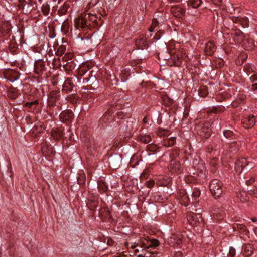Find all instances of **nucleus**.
<instances>
[{
  "label": "nucleus",
  "mask_w": 257,
  "mask_h": 257,
  "mask_svg": "<svg viewBox=\"0 0 257 257\" xmlns=\"http://www.w3.org/2000/svg\"><path fill=\"white\" fill-rule=\"evenodd\" d=\"M168 47L171 55L173 65L179 66L181 63V58L185 55V54H183L182 49H180V44L174 41H171L168 44Z\"/></svg>",
  "instance_id": "1"
},
{
  "label": "nucleus",
  "mask_w": 257,
  "mask_h": 257,
  "mask_svg": "<svg viewBox=\"0 0 257 257\" xmlns=\"http://www.w3.org/2000/svg\"><path fill=\"white\" fill-rule=\"evenodd\" d=\"M223 184L218 179L212 180L209 184V189L212 195L215 198H219L223 192Z\"/></svg>",
  "instance_id": "2"
},
{
  "label": "nucleus",
  "mask_w": 257,
  "mask_h": 257,
  "mask_svg": "<svg viewBox=\"0 0 257 257\" xmlns=\"http://www.w3.org/2000/svg\"><path fill=\"white\" fill-rule=\"evenodd\" d=\"M187 219L189 224L193 227L197 226L202 224V219L200 213L188 212L187 215Z\"/></svg>",
  "instance_id": "3"
},
{
  "label": "nucleus",
  "mask_w": 257,
  "mask_h": 257,
  "mask_svg": "<svg viewBox=\"0 0 257 257\" xmlns=\"http://www.w3.org/2000/svg\"><path fill=\"white\" fill-rule=\"evenodd\" d=\"M248 166L249 169H251L253 167L252 162L251 161L247 160L245 158H238L235 163V170L236 173L239 174H240L243 169L245 166Z\"/></svg>",
  "instance_id": "4"
},
{
  "label": "nucleus",
  "mask_w": 257,
  "mask_h": 257,
  "mask_svg": "<svg viewBox=\"0 0 257 257\" xmlns=\"http://www.w3.org/2000/svg\"><path fill=\"white\" fill-rule=\"evenodd\" d=\"M164 20L163 14L160 16H159L158 15H156L152 20V24L149 29L150 32L156 31H160V30H159L158 25L162 23Z\"/></svg>",
  "instance_id": "5"
},
{
  "label": "nucleus",
  "mask_w": 257,
  "mask_h": 257,
  "mask_svg": "<svg viewBox=\"0 0 257 257\" xmlns=\"http://www.w3.org/2000/svg\"><path fill=\"white\" fill-rule=\"evenodd\" d=\"M90 13H86L84 15V18L79 17L75 21V26L77 29H84L88 27V23L87 22V18H89Z\"/></svg>",
  "instance_id": "6"
},
{
  "label": "nucleus",
  "mask_w": 257,
  "mask_h": 257,
  "mask_svg": "<svg viewBox=\"0 0 257 257\" xmlns=\"http://www.w3.org/2000/svg\"><path fill=\"white\" fill-rule=\"evenodd\" d=\"M168 169L173 173L179 174L181 172V168L180 163L175 160H171L168 166Z\"/></svg>",
  "instance_id": "7"
},
{
  "label": "nucleus",
  "mask_w": 257,
  "mask_h": 257,
  "mask_svg": "<svg viewBox=\"0 0 257 257\" xmlns=\"http://www.w3.org/2000/svg\"><path fill=\"white\" fill-rule=\"evenodd\" d=\"M148 45L147 38L144 36H140L139 38L136 40V45L138 49L142 50L147 49L148 47Z\"/></svg>",
  "instance_id": "8"
},
{
  "label": "nucleus",
  "mask_w": 257,
  "mask_h": 257,
  "mask_svg": "<svg viewBox=\"0 0 257 257\" xmlns=\"http://www.w3.org/2000/svg\"><path fill=\"white\" fill-rule=\"evenodd\" d=\"M242 124L245 128L252 127L255 123V116L253 115L244 117L242 119Z\"/></svg>",
  "instance_id": "9"
},
{
  "label": "nucleus",
  "mask_w": 257,
  "mask_h": 257,
  "mask_svg": "<svg viewBox=\"0 0 257 257\" xmlns=\"http://www.w3.org/2000/svg\"><path fill=\"white\" fill-rule=\"evenodd\" d=\"M168 243L171 246L178 245L182 242V236L173 234L168 239Z\"/></svg>",
  "instance_id": "10"
},
{
  "label": "nucleus",
  "mask_w": 257,
  "mask_h": 257,
  "mask_svg": "<svg viewBox=\"0 0 257 257\" xmlns=\"http://www.w3.org/2000/svg\"><path fill=\"white\" fill-rule=\"evenodd\" d=\"M171 11L174 16L182 17L185 14V10L179 6H174L171 8Z\"/></svg>",
  "instance_id": "11"
},
{
  "label": "nucleus",
  "mask_w": 257,
  "mask_h": 257,
  "mask_svg": "<svg viewBox=\"0 0 257 257\" xmlns=\"http://www.w3.org/2000/svg\"><path fill=\"white\" fill-rule=\"evenodd\" d=\"M215 50L216 47L213 41H210L206 44L204 52L206 55H212L215 52Z\"/></svg>",
  "instance_id": "12"
},
{
  "label": "nucleus",
  "mask_w": 257,
  "mask_h": 257,
  "mask_svg": "<svg viewBox=\"0 0 257 257\" xmlns=\"http://www.w3.org/2000/svg\"><path fill=\"white\" fill-rule=\"evenodd\" d=\"M8 79L11 82H14L19 78L20 75L17 72L13 70H9L6 72Z\"/></svg>",
  "instance_id": "13"
},
{
  "label": "nucleus",
  "mask_w": 257,
  "mask_h": 257,
  "mask_svg": "<svg viewBox=\"0 0 257 257\" xmlns=\"http://www.w3.org/2000/svg\"><path fill=\"white\" fill-rule=\"evenodd\" d=\"M201 194V191L198 188L193 189L191 195V201L192 203L198 201L199 197Z\"/></svg>",
  "instance_id": "14"
},
{
  "label": "nucleus",
  "mask_w": 257,
  "mask_h": 257,
  "mask_svg": "<svg viewBox=\"0 0 257 257\" xmlns=\"http://www.w3.org/2000/svg\"><path fill=\"white\" fill-rule=\"evenodd\" d=\"M238 145H237L236 142H232L229 144L228 148L226 150V152H223V153L225 154V155H227L228 152L230 153H235L238 149Z\"/></svg>",
  "instance_id": "15"
},
{
  "label": "nucleus",
  "mask_w": 257,
  "mask_h": 257,
  "mask_svg": "<svg viewBox=\"0 0 257 257\" xmlns=\"http://www.w3.org/2000/svg\"><path fill=\"white\" fill-rule=\"evenodd\" d=\"M201 3V0H188L187 1V5L189 9L191 8L196 9L199 7Z\"/></svg>",
  "instance_id": "16"
},
{
  "label": "nucleus",
  "mask_w": 257,
  "mask_h": 257,
  "mask_svg": "<svg viewBox=\"0 0 257 257\" xmlns=\"http://www.w3.org/2000/svg\"><path fill=\"white\" fill-rule=\"evenodd\" d=\"M176 142V138L171 137L163 140L162 142L163 145L166 147H169L173 145Z\"/></svg>",
  "instance_id": "17"
},
{
  "label": "nucleus",
  "mask_w": 257,
  "mask_h": 257,
  "mask_svg": "<svg viewBox=\"0 0 257 257\" xmlns=\"http://www.w3.org/2000/svg\"><path fill=\"white\" fill-rule=\"evenodd\" d=\"M180 198L185 205H186L188 202L190 201V198L188 197L186 192L184 190L180 192Z\"/></svg>",
  "instance_id": "18"
},
{
  "label": "nucleus",
  "mask_w": 257,
  "mask_h": 257,
  "mask_svg": "<svg viewBox=\"0 0 257 257\" xmlns=\"http://www.w3.org/2000/svg\"><path fill=\"white\" fill-rule=\"evenodd\" d=\"M150 241V239L148 237L141 238L139 240V243L142 245V247H145L147 249H149V245Z\"/></svg>",
  "instance_id": "19"
},
{
  "label": "nucleus",
  "mask_w": 257,
  "mask_h": 257,
  "mask_svg": "<svg viewBox=\"0 0 257 257\" xmlns=\"http://www.w3.org/2000/svg\"><path fill=\"white\" fill-rule=\"evenodd\" d=\"M162 100L166 106H169L173 103V100L169 98L168 96L164 95L162 97Z\"/></svg>",
  "instance_id": "20"
},
{
  "label": "nucleus",
  "mask_w": 257,
  "mask_h": 257,
  "mask_svg": "<svg viewBox=\"0 0 257 257\" xmlns=\"http://www.w3.org/2000/svg\"><path fill=\"white\" fill-rule=\"evenodd\" d=\"M63 134L61 130H53L52 132V136L56 139H59L62 137Z\"/></svg>",
  "instance_id": "21"
},
{
  "label": "nucleus",
  "mask_w": 257,
  "mask_h": 257,
  "mask_svg": "<svg viewBox=\"0 0 257 257\" xmlns=\"http://www.w3.org/2000/svg\"><path fill=\"white\" fill-rule=\"evenodd\" d=\"M160 245V243L157 239H150V241L149 245V248H155L156 247L159 246Z\"/></svg>",
  "instance_id": "22"
},
{
  "label": "nucleus",
  "mask_w": 257,
  "mask_h": 257,
  "mask_svg": "<svg viewBox=\"0 0 257 257\" xmlns=\"http://www.w3.org/2000/svg\"><path fill=\"white\" fill-rule=\"evenodd\" d=\"M208 93V91L206 86H203L199 90V94L201 97L206 96Z\"/></svg>",
  "instance_id": "23"
},
{
  "label": "nucleus",
  "mask_w": 257,
  "mask_h": 257,
  "mask_svg": "<svg viewBox=\"0 0 257 257\" xmlns=\"http://www.w3.org/2000/svg\"><path fill=\"white\" fill-rule=\"evenodd\" d=\"M139 139L140 141L146 144L150 143L151 140V137L149 135L141 136Z\"/></svg>",
  "instance_id": "24"
},
{
  "label": "nucleus",
  "mask_w": 257,
  "mask_h": 257,
  "mask_svg": "<svg viewBox=\"0 0 257 257\" xmlns=\"http://www.w3.org/2000/svg\"><path fill=\"white\" fill-rule=\"evenodd\" d=\"M244 251L246 256H250L253 252L252 247L250 245L245 246L244 247Z\"/></svg>",
  "instance_id": "25"
},
{
  "label": "nucleus",
  "mask_w": 257,
  "mask_h": 257,
  "mask_svg": "<svg viewBox=\"0 0 257 257\" xmlns=\"http://www.w3.org/2000/svg\"><path fill=\"white\" fill-rule=\"evenodd\" d=\"M168 131L167 130H164V129H159L157 132H156V134L158 136H160V137H164L166 135H167V134H168Z\"/></svg>",
  "instance_id": "26"
},
{
  "label": "nucleus",
  "mask_w": 257,
  "mask_h": 257,
  "mask_svg": "<svg viewBox=\"0 0 257 257\" xmlns=\"http://www.w3.org/2000/svg\"><path fill=\"white\" fill-rule=\"evenodd\" d=\"M198 133L201 136H203L205 138H207L210 136V132L208 129L206 131H205L202 128L199 131Z\"/></svg>",
  "instance_id": "27"
},
{
  "label": "nucleus",
  "mask_w": 257,
  "mask_h": 257,
  "mask_svg": "<svg viewBox=\"0 0 257 257\" xmlns=\"http://www.w3.org/2000/svg\"><path fill=\"white\" fill-rule=\"evenodd\" d=\"M238 198H239L241 201L244 202L246 201L247 199L246 198V193L243 192H241L237 195Z\"/></svg>",
  "instance_id": "28"
},
{
  "label": "nucleus",
  "mask_w": 257,
  "mask_h": 257,
  "mask_svg": "<svg viewBox=\"0 0 257 257\" xmlns=\"http://www.w3.org/2000/svg\"><path fill=\"white\" fill-rule=\"evenodd\" d=\"M240 24L244 28L247 27L249 24L247 18L246 17H242Z\"/></svg>",
  "instance_id": "29"
},
{
  "label": "nucleus",
  "mask_w": 257,
  "mask_h": 257,
  "mask_svg": "<svg viewBox=\"0 0 257 257\" xmlns=\"http://www.w3.org/2000/svg\"><path fill=\"white\" fill-rule=\"evenodd\" d=\"M49 7L47 5H43L41 10L45 15H47L49 13Z\"/></svg>",
  "instance_id": "30"
},
{
  "label": "nucleus",
  "mask_w": 257,
  "mask_h": 257,
  "mask_svg": "<svg viewBox=\"0 0 257 257\" xmlns=\"http://www.w3.org/2000/svg\"><path fill=\"white\" fill-rule=\"evenodd\" d=\"M67 114V116H66L65 120H67L71 118V117L72 116V112H69V111L64 112L63 113H61L60 116L61 117H62L63 116H64L65 115V114Z\"/></svg>",
  "instance_id": "31"
},
{
  "label": "nucleus",
  "mask_w": 257,
  "mask_h": 257,
  "mask_svg": "<svg viewBox=\"0 0 257 257\" xmlns=\"http://www.w3.org/2000/svg\"><path fill=\"white\" fill-rule=\"evenodd\" d=\"M124 245L127 249L131 248V249H134L136 247V245L135 243H129L128 242H125L124 243Z\"/></svg>",
  "instance_id": "32"
},
{
  "label": "nucleus",
  "mask_w": 257,
  "mask_h": 257,
  "mask_svg": "<svg viewBox=\"0 0 257 257\" xmlns=\"http://www.w3.org/2000/svg\"><path fill=\"white\" fill-rule=\"evenodd\" d=\"M65 50H66V47L64 45H61L58 48L57 52L60 55H63L65 52Z\"/></svg>",
  "instance_id": "33"
},
{
  "label": "nucleus",
  "mask_w": 257,
  "mask_h": 257,
  "mask_svg": "<svg viewBox=\"0 0 257 257\" xmlns=\"http://www.w3.org/2000/svg\"><path fill=\"white\" fill-rule=\"evenodd\" d=\"M232 21L235 23H239L241 22V20H242V17L239 16H233L231 18Z\"/></svg>",
  "instance_id": "34"
},
{
  "label": "nucleus",
  "mask_w": 257,
  "mask_h": 257,
  "mask_svg": "<svg viewBox=\"0 0 257 257\" xmlns=\"http://www.w3.org/2000/svg\"><path fill=\"white\" fill-rule=\"evenodd\" d=\"M38 104V100H35L34 101H32L31 102H27L26 104V106L28 107H31L33 105H36Z\"/></svg>",
  "instance_id": "35"
},
{
  "label": "nucleus",
  "mask_w": 257,
  "mask_h": 257,
  "mask_svg": "<svg viewBox=\"0 0 257 257\" xmlns=\"http://www.w3.org/2000/svg\"><path fill=\"white\" fill-rule=\"evenodd\" d=\"M223 134L226 138H228L231 137L232 135L233 132L230 130H226L223 132Z\"/></svg>",
  "instance_id": "36"
},
{
  "label": "nucleus",
  "mask_w": 257,
  "mask_h": 257,
  "mask_svg": "<svg viewBox=\"0 0 257 257\" xmlns=\"http://www.w3.org/2000/svg\"><path fill=\"white\" fill-rule=\"evenodd\" d=\"M181 0H162V2L164 4L168 5L169 3L179 2Z\"/></svg>",
  "instance_id": "37"
},
{
  "label": "nucleus",
  "mask_w": 257,
  "mask_h": 257,
  "mask_svg": "<svg viewBox=\"0 0 257 257\" xmlns=\"http://www.w3.org/2000/svg\"><path fill=\"white\" fill-rule=\"evenodd\" d=\"M154 181L153 180H149L146 183V186L148 188H152L154 185Z\"/></svg>",
  "instance_id": "38"
},
{
  "label": "nucleus",
  "mask_w": 257,
  "mask_h": 257,
  "mask_svg": "<svg viewBox=\"0 0 257 257\" xmlns=\"http://www.w3.org/2000/svg\"><path fill=\"white\" fill-rule=\"evenodd\" d=\"M10 96L12 97L13 99H15L17 96V93L16 92L15 90H10Z\"/></svg>",
  "instance_id": "39"
},
{
  "label": "nucleus",
  "mask_w": 257,
  "mask_h": 257,
  "mask_svg": "<svg viewBox=\"0 0 257 257\" xmlns=\"http://www.w3.org/2000/svg\"><path fill=\"white\" fill-rule=\"evenodd\" d=\"M255 181V178L254 177H251L249 180L246 181V184L247 185H250Z\"/></svg>",
  "instance_id": "40"
},
{
  "label": "nucleus",
  "mask_w": 257,
  "mask_h": 257,
  "mask_svg": "<svg viewBox=\"0 0 257 257\" xmlns=\"http://www.w3.org/2000/svg\"><path fill=\"white\" fill-rule=\"evenodd\" d=\"M250 79L251 81H254L255 80H257V75L256 74H253L250 77Z\"/></svg>",
  "instance_id": "41"
},
{
  "label": "nucleus",
  "mask_w": 257,
  "mask_h": 257,
  "mask_svg": "<svg viewBox=\"0 0 257 257\" xmlns=\"http://www.w3.org/2000/svg\"><path fill=\"white\" fill-rule=\"evenodd\" d=\"M250 194L253 195L255 197L257 198V190L256 189L250 191Z\"/></svg>",
  "instance_id": "42"
},
{
  "label": "nucleus",
  "mask_w": 257,
  "mask_h": 257,
  "mask_svg": "<svg viewBox=\"0 0 257 257\" xmlns=\"http://www.w3.org/2000/svg\"><path fill=\"white\" fill-rule=\"evenodd\" d=\"M252 87L254 90H256L257 89V83L253 84L252 85Z\"/></svg>",
  "instance_id": "43"
},
{
  "label": "nucleus",
  "mask_w": 257,
  "mask_h": 257,
  "mask_svg": "<svg viewBox=\"0 0 257 257\" xmlns=\"http://www.w3.org/2000/svg\"><path fill=\"white\" fill-rule=\"evenodd\" d=\"M158 34H156L155 36L154 37V38H156V40H158L160 38V36H158Z\"/></svg>",
  "instance_id": "44"
},
{
  "label": "nucleus",
  "mask_w": 257,
  "mask_h": 257,
  "mask_svg": "<svg viewBox=\"0 0 257 257\" xmlns=\"http://www.w3.org/2000/svg\"><path fill=\"white\" fill-rule=\"evenodd\" d=\"M251 220H252V222H257V218H255V217H254V218H252L251 219Z\"/></svg>",
  "instance_id": "45"
},
{
  "label": "nucleus",
  "mask_w": 257,
  "mask_h": 257,
  "mask_svg": "<svg viewBox=\"0 0 257 257\" xmlns=\"http://www.w3.org/2000/svg\"><path fill=\"white\" fill-rule=\"evenodd\" d=\"M249 66H245V70H246V71L248 72H249V69H248V67H249Z\"/></svg>",
  "instance_id": "46"
},
{
  "label": "nucleus",
  "mask_w": 257,
  "mask_h": 257,
  "mask_svg": "<svg viewBox=\"0 0 257 257\" xmlns=\"http://www.w3.org/2000/svg\"><path fill=\"white\" fill-rule=\"evenodd\" d=\"M254 232L255 234L257 235V227H255V228H254Z\"/></svg>",
  "instance_id": "47"
},
{
  "label": "nucleus",
  "mask_w": 257,
  "mask_h": 257,
  "mask_svg": "<svg viewBox=\"0 0 257 257\" xmlns=\"http://www.w3.org/2000/svg\"><path fill=\"white\" fill-rule=\"evenodd\" d=\"M137 257H145V255H143L142 254H139Z\"/></svg>",
  "instance_id": "48"
},
{
  "label": "nucleus",
  "mask_w": 257,
  "mask_h": 257,
  "mask_svg": "<svg viewBox=\"0 0 257 257\" xmlns=\"http://www.w3.org/2000/svg\"><path fill=\"white\" fill-rule=\"evenodd\" d=\"M106 116H107V114H105L103 116V118H102L103 120H104V119H105V118L106 117Z\"/></svg>",
  "instance_id": "49"
},
{
  "label": "nucleus",
  "mask_w": 257,
  "mask_h": 257,
  "mask_svg": "<svg viewBox=\"0 0 257 257\" xmlns=\"http://www.w3.org/2000/svg\"><path fill=\"white\" fill-rule=\"evenodd\" d=\"M151 253L153 255V256L157 254V253L155 252H151Z\"/></svg>",
  "instance_id": "50"
},
{
  "label": "nucleus",
  "mask_w": 257,
  "mask_h": 257,
  "mask_svg": "<svg viewBox=\"0 0 257 257\" xmlns=\"http://www.w3.org/2000/svg\"><path fill=\"white\" fill-rule=\"evenodd\" d=\"M134 252H135V253L138 252H139V250H138V249H135Z\"/></svg>",
  "instance_id": "51"
},
{
  "label": "nucleus",
  "mask_w": 257,
  "mask_h": 257,
  "mask_svg": "<svg viewBox=\"0 0 257 257\" xmlns=\"http://www.w3.org/2000/svg\"><path fill=\"white\" fill-rule=\"evenodd\" d=\"M240 33H241V32L239 31L238 32L236 33V34L239 36L240 35Z\"/></svg>",
  "instance_id": "52"
},
{
  "label": "nucleus",
  "mask_w": 257,
  "mask_h": 257,
  "mask_svg": "<svg viewBox=\"0 0 257 257\" xmlns=\"http://www.w3.org/2000/svg\"><path fill=\"white\" fill-rule=\"evenodd\" d=\"M216 1V3L220 2L221 0H215Z\"/></svg>",
  "instance_id": "53"
},
{
  "label": "nucleus",
  "mask_w": 257,
  "mask_h": 257,
  "mask_svg": "<svg viewBox=\"0 0 257 257\" xmlns=\"http://www.w3.org/2000/svg\"><path fill=\"white\" fill-rule=\"evenodd\" d=\"M127 184V182L125 183V185H126Z\"/></svg>",
  "instance_id": "54"
}]
</instances>
